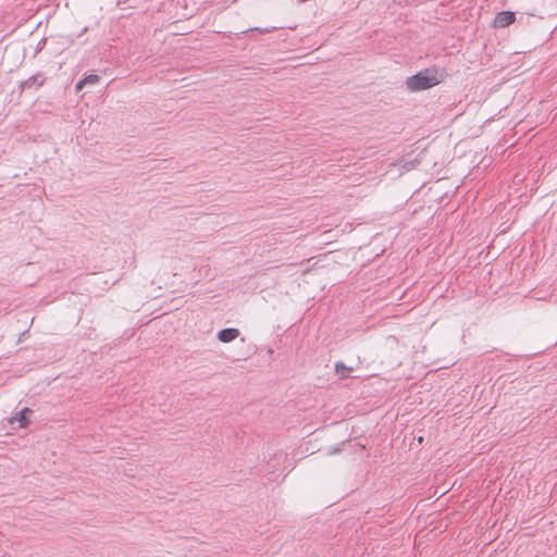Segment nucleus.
<instances>
[{"instance_id": "obj_1", "label": "nucleus", "mask_w": 557, "mask_h": 557, "mask_svg": "<svg viewBox=\"0 0 557 557\" xmlns=\"http://www.w3.org/2000/svg\"><path fill=\"white\" fill-rule=\"evenodd\" d=\"M441 83L435 69H425L406 79V87L410 91L429 89Z\"/></svg>"}, {"instance_id": "obj_2", "label": "nucleus", "mask_w": 557, "mask_h": 557, "mask_svg": "<svg viewBox=\"0 0 557 557\" xmlns=\"http://www.w3.org/2000/svg\"><path fill=\"white\" fill-rule=\"evenodd\" d=\"M515 21H516V15L513 12L502 11L496 14V16L494 18V26L498 27V28H504V27H507V26L511 25L512 23H515Z\"/></svg>"}, {"instance_id": "obj_3", "label": "nucleus", "mask_w": 557, "mask_h": 557, "mask_svg": "<svg viewBox=\"0 0 557 557\" xmlns=\"http://www.w3.org/2000/svg\"><path fill=\"white\" fill-rule=\"evenodd\" d=\"M239 330L235 327L223 329L218 332V339L222 343H231L239 336Z\"/></svg>"}, {"instance_id": "obj_4", "label": "nucleus", "mask_w": 557, "mask_h": 557, "mask_svg": "<svg viewBox=\"0 0 557 557\" xmlns=\"http://www.w3.org/2000/svg\"><path fill=\"white\" fill-rule=\"evenodd\" d=\"M45 83V77L41 74H36L30 76L28 79L23 82V87L32 88V87H40Z\"/></svg>"}, {"instance_id": "obj_5", "label": "nucleus", "mask_w": 557, "mask_h": 557, "mask_svg": "<svg viewBox=\"0 0 557 557\" xmlns=\"http://www.w3.org/2000/svg\"><path fill=\"white\" fill-rule=\"evenodd\" d=\"M33 411L28 408H24L15 417L12 418L11 423L17 422L20 428H24L27 424L26 417Z\"/></svg>"}, {"instance_id": "obj_6", "label": "nucleus", "mask_w": 557, "mask_h": 557, "mask_svg": "<svg viewBox=\"0 0 557 557\" xmlns=\"http://www.w3.org/2000/svg\"><path fill=\"white\" fill-rule=\"evenodd\" d=\"M352 368L346 367L343 362L337 361L335 363V373L339 379H346L349 376Z\"/></svg>"}, {"instance_id": "obj_7", "label": "nucleus", "mask_w": 557, "mask_h": 557, "mask_svg": "<svg viewBox=\"0 0 557 557\" xmlns=\"http://www.w3.org/2000/svg\"><path fill=\"white\" fill-rule=\"evenodd\" d=\"M280 27H276V26H271V27H264V28H261V27H252V28H249L247 30H245L244 33H248V32H259V33H262V34H269V33H272L274 32L275 29H278Z\"/></svg>"}, {"instance_id": "obj_8", "label": "nucleus", "mask_w": 557, "mask_h": 557, "mask_svg": "<svg viewBox=\"0 0 557 557\" xmlns=\"http://www.w3.org/2000/svg\"><path fill=\"white\" fill-rule=\"evenodd\" d=\"M85 85H95L99 82V76L96 74H89L84 78Z\"/></svg>"}, {"instance_id": "obj_9", "label": "nucleus", "mask_w": 557, "mask_h": 557, "mask_svg": "<svg viewBox=\"0 0 557 557\" xmlns=\"http://www.w3.org/2000/svg\"><path fill=\"white\" fill-rule=\"evenodd\" d=\"M84 86H85V82H84V79H82V81L77 82V84H76V86H75L76 91L82 90V88H83Z\"/></svg>"}]
</instances>
